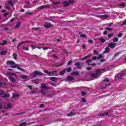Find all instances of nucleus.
<instances>
[{
    "instance_id": "6e6552de",
    "label": "nucleus",
    "mask_w": 126,
    "mask_h": 126,
    "mask_svg": "<svg viewBox=\"0 0 126 126\" xmlns=\"http://www.w3.org/2000/svg\"><path fill=\"white\" fill-rule=\"evenodd\" d=\"M26 43H33V42L31 41L26 40L25 41L20 43L18 46V47H20L21 45H23V44H26Z\"/></svg>"
},
{
    "instance_id": "7ed1b4c3",
    "label": "nucleus",
    "mask_w": 126,
    "mask_h": 126,
    "mask_svg": "<svg viewBox=\"0 0 126 126\" xmlns=\"http://www.w3.org/2000/svg\"><path fill=\"white\" fill-rule=\"evenodd\" d=\"M44 72L45 73H47V74H48L49 76H51V74H54V75H55V76H58V74H56L57 73V72H58V71H51L50 72H49L48 71V70H44Z\"/></svg>"
},
{
    "instance_id": "4d7b16f0",
    "label": "nucleus",
    "mask_w": 126,
    "mask_h": 126,
    "mask_svg": "<svg viewBox=\"0 0 126 126\" xmlns=\"http://www.w3.org/2000/svg\"><path fill=\"white\" fill-rule=\"evenodd\" d=\"M53 58L54 59H58V56L56 54H53L52 55Z\"/></svg>"
},
{
    "instance_id": "aec40b11",
    "label": "nucleus",
    "mask_w": 126,
    "mask_h": 126,
    "mask_svg": "<svg viewBox=\"0 0 126 126\" xmlns=\"http://www.w3.org/2000/svg\"><path fill=\"white\" fill-rule=\"evenodd\" d=\"M7 53L6 51L3 50L1 52H0V55L1 56H5V54Z\"/></svg>"
},
{
    "instance_id": "37998d69",
    "label": "nucleus",
    "mask_w": 126,
    "mask_h": 126,
    "mask_svg": "<svg viewBox=\"0 0 126 126\" xmlns=\"http://www.w3.org/2000/svg\"><path fill=\"white\" fill-rule=\"evenodd\" d=\"M71 63H72V60H70L67 62V65H70Z\"/></svg>"
},
{
    "instance_id": "b1692460",
    "label": "nucleus",
    "mask_w": 126,
    "mask_h": 126,
    "mask_svg": "<svg viewBox=\"0 0 126 126\" xmlns=\"http://www.w3.org/2000/svg\"><path fill=\"white\" fill-rule=\"evenodd\" d=\"M99 41L100 43H105L106 42V40L104 39V38L102 37L99 39Z\"/></svg>"
},
{
    "instance_id": "423d86ee",
    "label": "nucleus",
    "mask_w": 126,
    "mask_h": 126,
    "mask_svg": "<svg viewBox=\"0 0 126 126\" xmlns=\"http://www.w3.org/2000/svg\"><path fill=\"white\" fill-rule=\"evenodd\" d=\"M80 64H81L80 62H78L75 63L74 65H75V66H78L77 67L78 69H81V68H82V66H81Z\"/></svg>"
},
{
    "instance_id": "680f3d73",
    "label": "nucleus",
    "mask_w": 126,
    "mask_h": 126,
    "mask_svg": "<svg viewBox=\"0 0 126 126\" xmlns=\"http://www.w3.org/2000/svg\"><path fill=\"white\" fill-rule=\"evenodd\" d=\"M47 96H48V97H53V96H54V93L50 94Z\"/></svg>"
},
{
    "instance_id": "13d9d810",
    "label": "nucleus",
    "mask_w": 126,
    "mask_h": 126,
    "mask_svg": "<svg viewBox=\"0 0 126 126\" xmlns=\"http://www.w3.org/2000/svg\"><path fill=\"white\" fill-rule=\"evenodd\" d=\"M27 87H29V89L30 90H32V89H33V87H32V86H30V85H28Z\"/></svg>"
},
{
    "instance_id": "49530a36",
    "label": "nucleus",
    "mask_w": 126,
    "mask_h": 126,
    "mask_svg": "<svg viewBox=\"0 0 126 126\" xmlns=\"http://www.w3.org/2000/svg\"><path fill=\"white\" fill-rule=\"evenodd\" d=\"M80 37H81L82 38H86L87 36H86V34H82L80 35Z\"/></svg>"
},
{
    "instance_id": "2eb2a0df",
    "label": "nucleus",
    "mask_w": 126,
    "mask_h": 126,
    "mask_svg": "<svg viewBox=\"0 0 126 126\" xmlns=\"http://www.w3.org/2000/svg\"><path fill=\"white\" fill-rule=\"evenodd\" d=\"M76 114L73 113V112H71L70 113L67 114V117H73V116H75Z\"/></svg>"
},
{
    "instance_id": "a211bd4d",
    "label": "nucleus",
    "mask_w": 126,
    "mask_h": 126,
    "mask_svg": "<svg viewBox=\"0 0 126 126\" xmlns=\"http://www.w3.org/2000/svg\"><path fill=\"white\" fill-rule=\"evenodd\" d=\"M7 43V42H6V40H3L2 43H0V46H5L6 44Z\"/></svg>"
},
{
    "instance_id": "0e129e2a",
    "label": "nucleus",
    "mask_w": 126,
    "mask_h": 126,
    "mask_svg": "<svg viewBox=\"0 0 126 126\" xmlns=\"http://www.w3.org/2000/svg\"><path fill=\"white\" fill-rule=\"evenodd\" d=\"M112 36H113V33H110L109 34H108L107 37H108V38H111Z\"/></svg>"
},
{
    "instance_id": "72a5a7b5",
    "label": "nucleus",
    "mask_w": 126,
    "mask_h": 126,
    "mask_svg": "<svg viewBox=\"0 0 126 126\" xmlns=\"http://www.w3.org/2000/svg\"><path fill=\"white\" fill-rule=\"evenodd\" d=\"M13 59H14L15 60H17V54H13Z\"/></svg>"
},
{
    "instance_id": "4c0bfd02",
    "label": "nucleus",
    "mask_w": 126,
    "mask_h": 126,
    "mask_svg": "<svg viewBox=\"0 0 126 126\" xmlns=\"http://www.w3.org/2000/svg\"><path fill=\"white\" fill-rule=\"evenodd\" d=\"M22 79H27L28 78V76L27 75H23L22 76Z\"/></svg>"
},
{
    "instance_id": "5fc2aeb1",
    "label": "nucleus",
    "mask_w": 126,
    "mask_h": 126,
    "mask_svg": "<svg viewBox=\"0 0 126 126\" xmlns=\"http://www.w3.org/2000/svg\"><path fill=\"white\" fill-rule=\"evenodd\" d=\"M106 30H107L108 31H112V30H113V29L111 28H106Z\"/></svg>"
},
{
    "instance_id": "5701e85b",
    "label": "nucleus",
    "mask_w": 126,
    "mask_h": 126,
    "mask_svg": "<svg viewBox=\"0 0 126 126\" xmlns=\"http://www.w3.org/2000/svg\"><path fill=\"white\" fill-rule=\"evenodd\" d=\"M66 69H64L60 72V75H63L65 73Z\"/></svg>"
},
{
    "instance_id": "473e14b6",
    "label": "nucleus",
    "mask_w": 126,
    "mask_h": 126,
    "mask_svg": "<svg viewBox=\"0 0 126 126\" xmlns=\"http://www.w3.org/2000/svg\"><path fill=\"white\" fill-rule=\"evenodd\" d=\"M32 81L33 83H35V84H39V81L37 79L33 80Z\"/></svg>"
},
{
    "instance_id": "e2e57ef3",
    "label": "nucleus",
    "mask_w": 126,
    "mask_h": 126,
    "mask_svg": "<svg viewBox=\"0 0 126 126\" xmlns=\"http://www.w3.org/2000/svg\"><path fill=\"white\" fill-rule=\"evenodd\" d=\"M107 34H108V31H104L103 32V35H107Z\"/></svg>"
},
{
    "instance_id": "39448f33",
    "label": "nucleus",
    "mask_w": 126,
    "mask_h": 126,
    "mask_svg": "<svg viewBox=\"0 0 126 126\" xmlns=\"http://www.w3.org/2000/svg\"><path fill=\"white\" fill-rule=\"evenodd\" d=\"M44 27L45 28H52V27H53V25L51 23H46L44 24Z\"/></svg>"
},
{
    "instance_id": "9d476101",
    "label": "nucleus",
    "mask_w": 126,
    "mask_h": 126,
    "mask_svg": "<svg viewBox=\"0 0 126 126\" xmlns=\"http://www.w3.org/2000/svg\"><path fill=\"white\" fill-rule=\"evenodd\" d=\"M108 47H110L111 49H114L116 47V43L113 42L110 43L108 44Z\"/></svg>"
},
{
    "instance_id": "a19ab883",
    "label": "nucleus",
    "mask_w": 126,
    "mask_h": 126,
    "mask_svg": "<svg viewBox=\"0 0 126 126\" xmlns=\"http://www.w3.org/2000/svg\"><path fill=\"white\" fill-rule=\"evenodd\" d=\"M4 94V92L2 90H0V96L3 95Z\"/></svg>"
},
{
    "instance_id": "c9c22d12",
    "label": "nucleus",
    "mask_w": 126,
    "mask_h": 126,
    "mask_svg": "<svg viewBox=\"0 0 126 126\" xmlns=\"http://www.w3.org/2000/svg\"><path fill=\"white\" fill-rule=\"evenodd\" d=\"M32 13H33L32 12H30V11H27L26 12V14L27 15H32Z\"/></svg>"
},
{
    "instance_id": "4be33fe9",
    "label": "nucleus",
    "mask_w": 126,
    "mask_h": 126,
    "mask_svg": "<svg viewBox=\"0 0 126 126\" xmlns=\"http://www.w3.org/2000/svg\"><path fill=\"white\" fill-rule=\"evenodd\" d=\"M90 55H87L86 56H85L84 57L81 59V61H84L85 60H86V59H88V58H90Z\"/></svg>"
},
{
    "instance_id": "f257e3e1",
    "label": "nucleus",
    "mask_w": 126,
    "mask_h": 126,
    "mask_svg": "<svg viewBox=\"0 0 126 126\" xmlns=\"http://www.w3.org/2000/svg\"><path fill=\"white\" fill-rule=\"evenodd\" d=\"M6 64L7 65H11V67L12 68H17V69H19V70H21V71H25V70L24 69L20 68V66L18 65H13L15 64V62L12 61H8L6 62Z\"/></svg>"
},
{
    "instance_id": "a878e982",
    "label": "nucleus",
    "mask_w": 126,
    "mask_h": 126,
    "mask_svg": "<svg viewBox=\"0 0 126 126\" xmlns=\"http://www.w3.org/2000/svg\"><path fill=\"white\" fill-rule=\"evenodd\" d=\"M40 93H41V94H43V95H46V91H45V90H41Z\"/></svg>"
},
{
    "instance_id": "20e7f679",
    "label": "nucleus",
    "mask_w": 126,
    "mask_h": 126,
    "mask_svg": "<svg viewBox=\"0 0 126 126\" xmlns=\"http://www.w3.org/2000/svg\"><path fill=\"white\" fill-rule=\"evenodd\" d=\"M33 75L35 77H36V76H42V75H43V73H42L40 71H35L33 72Z\"/></svg>"
},
{
    "instance_id": "774afa93",
    "label": "nucleus",
    "mask_w": 126,
    "mask_h": 126,
    "mask_svg": "<svg viewBox=\"0 0 126 126\" xmlns=\"http://www.w3.org/2000/svg\"><path fill=\"white\" fill-rule=\"evenodd\" d=\"M49 49V47H43V50H46Z\"/></svg>"
},
{
    "instance_id": "f8f14e48",
    "label": "nucleus",
    "mask_w": 126,
    "mask_h": 126,
    "mask_svg": "<svg viewBox=\"0 0 126 126\" xmlns=\"http://www.w3.org/2000/svg\"><path fill=\"white\" fill-rule=\"evenodd\" d=\"M40 87L43 89H51L50 87H47V86L45 85L44 84H41Z\"/></svg>"
},
{
    "instance_id": "bf43d9fd",
    "label": "nucleus",
    "mask_w": 126,
    "mask_h": 126,
    "mask_svg": "<svg viewBox=\"0 0 126 126\" xmlns=\"http://www.w3.org/2000/svg\"><path fill=\"white\" fill-rule=\"evenodd\" d=\"M31 47L32 49H36V46H35L34 45H31Z\"/></svg>"
},
{
    "instance_id": "ddd939ff",
    "label": "nucleus",
    "mask_w": 126,
    "mask_h": 126,
    "mask_svg": "<svg viewBox=\"0 0 126 126\" xmlns=\"http://www.w3.org/2000/svg\"><path fill=\"white\" fill-rule=\"evenodd\" d=\"M63 6H64L65 7H66L69 5V3H68V2L66 1H63Z\"/></svg>"
},
{
    "instance_id": "bb28decb",
    "label": "nucleus",
    "mask_w": 126,
    "mask_h": 126,
    "mask_svg": "<svg viewBox=\"0 0 126 126\" xmlns=\"http://www.w3.org/2000/svg\"><path fill=\"white\" fill-rule=\"evenodd\" d=\"M9 79L11 81V82H15V79H14L12 76L9 77Z\"/></svg>"
},
{
    "instance_id": "4468645a",
    "label": "nucleus",
    "mask_w": 126,
    "mask_h": 126,
    "mask_svg": "<svg viewBox=\"0 0 126 126\" xmlns=\"http://www.w3.org/2000/svg\"><path fill=\"white\" fill-rule=\"evenodd\" d=\"M100 116H105L106 117H112V115H110L109 114V113H108L107 112H104L103 113H101L100 114Z\"/></svg>"
},
{
    "instance_id": "e433bc0d",
    "label": "nucleus",
    "mask_w": 126,
    "mask_h": 126,
    "mask_svg": "<svg viewBox=\"0 0 126 126\" xmlns=\"http://www.w3.org/2000/svg\"><path fill=\"white\" fill-rule=\"evenodd\" d=\"M67 72H70L71 71V67H68L66 69Z\"/></svg>"
},
{
    "instance_id": "dca6fc26",
    "label": "nucleus",
    "mask_w": 126,
    "mask_h": 126,
    "mask_svg": "<svg viewBox=\"0 0 126 126\" xmlns=\"http://www.w3.org/2000/svg\"><path fill=\"white\" fill-rule=\"evenodd\" d=\"M66 80H68V81H72V80H74V78L71 76H68Z\"/></svg>"
},
{
    "instance_id": "f704fd0d",
    "label": "nucleus",
    "mask_w": 126,
    "mask_h": 126,
    "mask_svg": "<svg viewBox=\"0 0 126 126\" xmlns=\"http://www.w3.org/2000/svg\"><path fill=\"white\" fill-rule=\"evenodd\" d=\"M18 96H19V94H15L12 95V98H16V97H18Z\"/></svg>"
},
{
    "instance_id": "cd10ccee",
    "label": "nucleus",
    "mask_w": 126,
    "mask_h": 126,
    "mask_svg": "<svg viewBox=\"0 0 126 126\" xmlns=\"http://www.w3.org/2000/svg\"><path fill=\"white\" fill-rule=\"evenodd\" d=\"M68 2L69 4H73L74 3V0H69Z\"/></svg>"
},
{
    "instance_id": "ea45409f",
    "label": "nucleus",
    "mask_w": 126,
    "mask_h": 126,
    "mask_svg": "<svg viewBox=\"0 0 126 126\" xmlns=\"http://www.w3.org/2000/svg\"><path fill=\"white\" fill-rule=\"evenodd\" d=\"M103 58H104V56H103L102 54H100V55H98L97 60H99L100 59H103Z\"/></svg>"
},
{
    "instance_id": "393cba45",
    "label": "nucleus",
    "mask_w": 126,
    "mask_h": 126,
    "mask_svg": "<svg viewBox=\"0 0 126 126\" xmlns=\"http://www.w3.org/2000/svg\"><path fill=\"white\" fill-rule=\"evenodd\" d=\"M91 62H92V60L91 59H89L88 60H87L86 61V63L87 65H90V63H91Z\"/></svg>"
},
{
    "instance_id": "1a4fd4ad",
    "label": "nucleus",
    "mask_w": 126,
    "mask_h": 126,
    "mask_svg": "<svg viewBox=\"0 0 126 126\" xmlns=\"http://www.w3.org/2000/svg\"><path fill=\"white\" fill-rule=\"evenodd\" d=\"M58 79H59L58 78L55 77H51L49 78L50 80H51V81H54V82H57Z\"/></svg>"
},
{
    "instance_id": "f03ea898",
    "label": "nucleus",
    "mask_w": 126,
    "mask_h": 126,
    "mask_svg": "<svg viewBox=\"0 0 126 126\" xmlns=\"http://www.w3.org/2000/svg\"><path fill=\"white\" fill-rule=\"evenodd\" d=\"M101 73V70L100 69H97L94 71V73H92L90 75L91 77L92 78H98L99 77V75H100V74Z\"/></svg>"
},
{
    "instance_id": "0eeeda50",
    "label": "nucleus",
    "mask_w": 126,
    "mask_h": 126,
    "mask_svg": "<svg viewBox=\"0 0 126 126\" xmlns=\"http://www.w3.org/2000/svg\"><path fill=\"white\" fill-rule=\"evenodd\" d=\"M111 51H110V48H109V47H107L104 51H103L102 52V55H105V54H108L109 53H110Z\"/></svg>"
},
{
    "instance_id": "09e8293b",
    "label": "nucleus",
    "mask_w": 126,
    "mask_h": 126,
    "mask_svg": "<svg viewBox=\"0 0 126 126\" xmlns=\"http://www.w3.org/2000/svg\"><path fill=\"white\" fill-rule=\"evenodd\" d=\"M96 60H98V58H97V57L96 56H93L92 57V60L93 61H96Z\"/></svg>"
},
{
    "instance_id": "603ef678",
    "label": "nucleus",
    "mask_w": 126,
    "mask_h": 126,
    "mask_svg": "<svg viewBox=\"0 0 126 126\" xmlns=\"http://www.w3.org/2000/svg\"><path fill=\"white\" fill-rule=\"evenodd\" d=\"M103 81H104V82H109V78H106L103 80Z\"/></svg>"
},
{
    "instance_id": "79ce46f5",
    "label": "nucleus",
    "mask_w": 126,
    "mask_h": 126,
    "mask_svg": "<svg viewBox=\"0 0 126 126\" xmlns=\"http://www.w3.org/2000/svg\"><path fill=\"white\" fill-rule=\"evenodd\" d=\"M120 55V53H117L114 55V58H118V56Z\"/></svg>"
},
{
    "instance_id": "f3484780",
    "label": "nucleus",
    "mask_w": 126,
    "mask_h": 126,
    "mask_svg": "<svg viewBox=\"0 0 126 126\" xmlns=\"http://www.w3.org/2000/svg\"><path fill=\"white\" fill-rule=\"evenodd\" d=\"M2 98H9L10 95H9V93L5 94L3 96H2Z\"/></svg>"
},
{
    "instance_id": "2f4dec72",
    "label": "nucleus",
    "mask_w": 126,
    "mask_h": 126,
    "mask_svg": "<svg viewBox=\"0 0 126 126\" xmlns=\"http://www.w3.org/2000/svg\"><path fill=\"white\" fill-rule=\"evenodd\" d=\"M44 8H45V5L39 7V10H42V9H44Z\"/></svg>"
},
{
    "instance_id": "6e6d98bb",
    "label": "nucleus",
    "mask_w": 126,
    "mask_h": 126,
    "mask_svg": "<svg viewBox=\"0 0 126 126\" xmlns=\"http://www.w3.org/2000/svg\"><path fill=\"white\" fill-rule=\"evenodd\" d=\"M8 14H9V12L5 13L3 14V15L4 17H5L6 16H7V15H8Z\"/></svg>"
},
{
    "instance_id": "c85d7f7f",
    "label": "nucleus",
    "mask_w": 126,
    "mask_h": 126,
    "mask_svg": "<svg viewBox=\"0 0 126 126\" xmlns=\"http://www.w3.org/2000/svg\"><path fill=\"white\" fill-rule=\"evenodd\" d=\"M26 125H27V123L24 122L21 123L19 126H26Z\"/></svg>"
},
{
    "instance_id": "8fccbe9b",
    "label": "nucleus",
    "mask_w": 126,
    "mask_h": 126,
    "mask_svg": "<svg viewBox=\"0 0 126 126\" xmlns=\"http://www.w3.org/2000/svg\"><path fill=\"white\" fill-rule=\"evenodd\" d=\"M81 93L82 96H85V95H86V92H85L82 91V92H81Z\"/></svg>"
},
{
    "instance_id": "6ab92c4d",
    "label": "nucleus",
    "mask_w": 126,
    "mask_h": 126,
    "mask_svg": "<svg viewBox=\"0 0 126 126\" xmlns=\"http://www.w3.org/2000/svg\"><path fill=\"white\" fill-rule=\"evenodd\" d=\"M20 25H21V23H20V21H19L18 23H17L15 28L16 29L19 28V27H20Z\"/></svg>"
},
{
    "instance_id": "3c124183",
    "label": "nucleus",
    "mask_w": 126,
    "mask_h": 126,
    "mask_svg": "<svg viewBox=\"0 0 126 126\" xmlns=\"http://www.w3.org/2000/svg\"><path fill=\"white\" fill-rule=\"evenodd\" d=\"M23 49L25 51H29V49L28 48V47H23Z\"/></svg>"
},
{
    "instance_id": "338daca9",
    "label": "nucleus",
    "mask_w": 126,
    "mask_h": 126,
    "mask_svg": "<svg viewBox=\"0 0 126 126\" xmlns=\"http://www.w3.org/2000/svg\"><path fill=\"white\" fill-rule=\"evenodd\" d=\"M121 25L122 26H123V25H126V20L124 21L123 23H122Z\"/></svg>"
},
{
    "instance_id": "69168bd1",
    "label": "nucleus",
    "mask_w": 126,
    "mask_h": 126,
    "mask_svg": "<svg viewBox=\"0 0 126 126\" xmlns=\"http://www.w3.org/2000/svg\"><path fill=\"white\" fill-rule=\"evenodd\" d=\"M88 42H89V43H90V44H92V43H93V40H88Z\"/></svg>"
},
{
    "instance_id": "7c9ffc66",
    "label": "nucleus",
    "mask_w": 126,
    "mask_h": 126,
    "mask_svg": "<svg viewBox=\"0 0 126 126\" xmlns=\"http://www.w3.org/2000/svg\"><path fill=\"white\" fill-rule=\"evenodd\" d=\"M63 63H62L61 64H55V67H60V66H62V65H63Z\"/></svg>"
},
{
    "instance_id": "58836bf2",
    "label": "nucleus",
    "mask_w": 126,
    "mask_h": 126,
    "mask_svg": "<svg viewBox=\"0 0 126 126\" xmlns=\"http://www.w3.org/2000/svg\"><path fill=\"white\" fill-rule=\"evenodd\" d=\"M123 36V33H119L118 35H117V37L118 38H122V37Z\"/></svg>"
},
{
    "instance_id": "412c9836",
    "label": "nucleus",
    "mask_w": 126,
    "mask_h": 126,
    "mask_svg": "<svg viewBox=\"0 0 126 126\" xmlns=\"http://www.w3.org/2000/svg\"><path fill=\"white\" fill-rule=\"evenodd\" d=\"M71 75H76L77 76H78V75H79V73H78V72H76V71H73L71 73Z\"/></svg>"
},
{
    "instance_id": "de8ad7c7",
    "label": "nucleus",
    "mask_w": 126,
    "mask_h": 126,
    "mask_svg": "<svg viewBox=\"0 0 126 126\" xmlns=\"http://www.w3.org/2000/svg\"><path fill=\"white\" fill-rule=\"evenodd\" d=\"M120 75L121 77H122V76H124L125 75V72H124L123 71H122L120 73Z\"/></svg>"
},
{
    "instance_id": "c03bdc74",
    "label": "nucleus",
    "mask_w": 126,
    "mask_h": 126,
    "mask_svg": "<svg viewBox=\"0 0 126 126\" xmlns=\"http://www.w3.org/2000/svg\"><path fill=\"white\" fill-rule=\"evenodd\" d=\"M113 41L116 42H119V38L118 37H115L113 38Z\"/></svg>"
},
{
    "instance_id": "a18cd8bd",
    "label": "nucleus",
    "mask_w": 126,
    "mask_h": 126,
    "mask_svg": "<svg viewBox=\"0 0 126 126\" xmlns=\"http://www.w3.org/2000/svg\"><path fill=\"white\" fill-rule=\"evenodd\" d=\"M101 17L103 18H105V19L108 18V17H109V16H108V15H103L102 16H101Z\"/></svg>"
},
{
    "instance_id": "9b49d317",
    "label": "nucleus",
    "mask_w": 126,
    "mask_h": 126,
    "mask_svg": "<svg viewBox=\"0 0 126 126\" xmlns=\"http://www.w3.org/2000/svg\"><path fill=\"white\" fill-rule=\"evenodd\" d=\"M4 108L5 110L10 109V108H11V104L8 103L7 104L4 105Z\"/></svg>"
},
{
    "instance_id": "c756f323",
    "label": "nucleus",
    "mask_w": 126,
    "mask_h": 126,
    "mask_svg": "<svg viewBox=\"0 0 126 126\" xmlns=\"http://www.w3.org/2000/svg\"><path fill=\"white\" fill-rule=\"evenodd\" d=\"M119 6H122L123 7H126V4L124 2H122L121 3L119 4Z\"/></svg>"
},
{
    "instance_id": "052dcab7",
    "label": "nucleus",
    "mask_w": 126,
    "mask_h": 126,
    "mask_svg": "<svg viewBox=\"0 0 126 126\" xmlns=\"http://www.w3.org/2000/svg\"><path fill=\"white\" fill-rule=\"evenodd\" d=\"M81 102H86V99L84 98H81Z\"/></svg>"
},
{
    "instance_id": "864d4df0",
    "label": "nucleus",
    "mask_w": 126,
    "mask_h": 126,
    "mask_svg": "<svg viewBox=\"0 0 126 126\" xmlns=\"http://www.w3.org/2000/svg\"><path fill=\"white\" fill-rule=\"evenodd\" d=\"M8 3L10 5H13V3L12 2V1L9 0L8 1Z\"/></svg>"
}]
</instances>
